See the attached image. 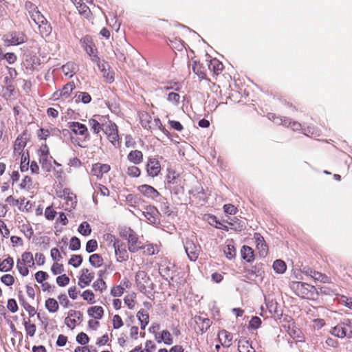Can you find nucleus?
<instances>
[{
  "label": "nucleus",
  "instance_id": "1",
  "mask_svg": "<svg viewBox=\"0 0 352 352\" xmlns=\"http://www.w3.org/2000/svg\"><path fill=\"white\" fill-rule=\"evenodd\" d=\"M34 265L33 254L30 252H25L17 260L16 268L21 276H26L29 274V268L34 267Z\"/></svg>",
  "mask_w": 352,
  "mask_h": 352
},
{
  "label": "nucleus",
  "instance_id": "2",
  "mask_svg": "<svg viewBox=\"0 0 352 352\" xmlns=\"http://www.w3.org/2000/svg\"><path fill=\"white\" fill-rule=\"evenodd\" d=\"M56 195L60 199V204L65 210H71L75 208L76 197L69 189L56 190Z\"/></svg>",
  "mask_w": 352,
  "mask_h": 352
},
{
  "label": "nucleus",
  "instance_id": "3",
  "mask_svg": "<svg viewBox=\"0 0 352 352\" xmlns=\"http://www.w3.org/2000/svg\"><path fill=\"white\" fill-rule=\"evenodd\" d=\"M102 131L107 135L110 142L116 147L119 146V135L117 126L110 120L102 122Z\"/></svg>",
  "mask_w": 352,
  "mask_h": 352
},
{
  "label": "nucleus",
  "instance_id": "4",
  "mask_svg": "<svg viewBox=\"0 0 352 352\" xmlns=\"http://www.w3.org/2000/svg\"><path fill=\"white\" fill-rule=\"evenodd\" d=\"M135 282L140 290L146 293L152 287V282L146 273L144 271H138L135 276Z\"/></svg>",
  "mask_w": 352,
  "mask_h": 352
},
{
  "label": "nucleus",
  "instance_id": "5",
  "mask_svg": "<svg viewBox=\"0 0 352 352\" xmlns=\"http://www.w3.org/2000/svg\"><path fill=\"white\" fill-rule=\"evenodd\" d=\"M4 45L6 46L18 45L26 41L27 38L23 32H13L5 35L3 38Z\"/></svg>",
  "mask_w": 352,
  "mask_h": 352
},
{
  "label": "nucleus",
  "instance_id": "6",
  "mask_svg": "<svg viewBox=\"0 0 352 352\" xmlns=\"http://www.w3.org/2000/svg\"><path fill=\"white\" fill-rule=\"evenodd\" d=\"M351 326V322L349 321L348 322H343L341 324H338L336 327H334L331 331V333L340 338H343L344 337H348L349 338H352V331L349 330L347 327Z\"/></svg>",
  "mask_w": 352,
  "mask_h": 352
},
{
  "label": "nucleus",
  "instance_id": "7",
  "mask_svg": "<svg viewBox=\"0 0 352 352\" xmlns=\"http://www.w3.org/2000/svg\"><path fill=\"white\" fill-rule=\"evenodd\" d=\"M140 122L143 127L147 129H152L155 126L162 129V124L159 119L153 120L151 116L147 113H142L140 116Z\"/></svg>",
  "mask_w": 352,
  "mask_h": 352
},
{
  "label": "nucleus",
  "instance_id": "8",
  "mask_svg": "<svg viewBox=\"0 0 352 352\" xmlns=\"http://www.w3.org/2000/svg\"><path fill=\"white\" fill-rule=\"evenodd\" d=\"M126 239L127 240L129 250L131 252H136L142 248V242L133 230H129V234Z\"/></svg>",
  "mask_w": 352,
  "mask_h": 352
},
{
  "label": "nucleus",
  "instance_id": "9",
  "mask_svg": "<svg viewBox=\"0 0 352 352\" xmlns=\"http://www.w3.org/2000/svg\"><path fill=\"white\" fill-rule=\"evenodd\" d=\"M185 250L190 261H195L198 258L201 248L192 240H187L185 243Z\"/></svg>",
  "mask_w": 352,
  "mask_h": 352
},
{
  "label": "nucleus",
  "instance_id": "10",
  "mask_svg": "<svg viewBox=\"0 0 352 352\" xmlns=\"http://www.w3.org/2000/svg\"><path fill=\"white\" fill-rule=\"evenodd\" d=\"M114 254L118 262L125 261L129 258V254L126 249L125 243L120 240L117 241L115 246L113 247Z\"/></svg>",
  "mask_w": 352,
  "mask_h": 352
},
{
  "label": "nucleus",
  "instance_id": "11",
  "mask_svg": "<svg viewBox=\"0 0 352 352\" xmlns=\"http://www.w3.org/2000/svg\"><path fill=\"white\" fill-rule=\"evenodd\" d=\"M95 276L94 272L89 269L83 268L80 270L78 278V285L84 288L91 283Z\"/></svg>",
  "mask_w": 352,
  "mask_h": 352
},
{
  "label": "nucleus",
  "instance_id": "12",
  "mask_svg": "<svg viewBox=\"0 0 352 352\" xmlns=\"http://www.w3.org/2000/svg\"><path fill=\"white\" fill-rule=\"evenodd\" d=\"M82 314L80 311L76 310H69L67 316L65 318V324L70 329H73L80 321Z\"/></svg>",
  "mask_w": 352,
  "mask_h": 352
},
{
  "label": "nucleus",
  "instance_id": "13",
  "mask_svg": "<svg viewBox=\"0 0 352 352\" xmlns=\"http://www.w3.org/2000/svg\"><path fill=\"white\" fill-rule=\"evenodd\" d=\"M138 190L140 194L148 199H154L160 195V193L157 190H155L153 186L147 184H143L138 186Z\"/></svg>",
  "mask_w": 352,
  "mask_h": 352
},
{
  "label": "nucleus",
  "instance_id": "14",
  "mask_svg": "<svg viewBox=\"0 0 352 352\" xmlns=\"http://www.w3.org/2000/svg\"><path fill=\"white\" fill-rule=\"evenodd\" d=\"M161 170L159 161L155 158L150 159L147 163L146 171L150 177H154L158 175Z\"/></svg>",
  "mask_w": 352,
  "mask_h": 352
},
{
  "label": "nucleus",
  "instance_id": "15",
  "mask_svg": "<svg viewBox=\"0 0 352 352\" xmlns=\"http://www.w3.org/2000/svg\"><path fill=\"white\" fill-rule=\"evenodd\" d=\"M142 214L151 223H155L158 221L159 212L153 206H148L142 212Z\"/></svg>",
  "mask_w": 352,
  "mask_h": 352
},
{
  "label": "nucleus",
  "instance_id": "16",
  "mask_svg": "<svg viewBox=\"0 0 352 352\" xmlns=\"http://www.w3.org/2000/svg\"><path fill=\"white\" fill-rule=\"evenodd\" d=\"M254 238L260 256L265 257L267 254L268 249L263 237L260 234L255 233Z\"/></svg>",
  "mask_w": 352,
  "mask_h": 352
},
{
  "label": "nucleus",
  "instance_id": "17",
  "mask_svg": "<svg viewBox=\"0 0 352 352\" xmlns=\"http://www.w3.org/2000/svg\"><path fill=\"white\" fill-rule=\"evenodd\" d=\"M232 334L226 330H221L218 333L219 341L224 347L228 348L232 345Z\"/></svg>",
  "mask_w": 352,
  "mask_h": 352
},
{
  "label": "nucleus",
  "instance_id": "18",
  "mask_svg": "<svg viewBox=\"0 0 352 352\" xmlns=\"http://www.w3.org/2000/svg\"><path fill=\"white\" fill-rule=\"evenodd\" d=\"M156 341L159 343L163 342L165 344L170 345L173 344V336L167 330H163L155 335Z\"/></svg>",
  "mask_w": 352,
  "mask_h": 352
},
{
  "label": "nucleus",
  "instance_id": "19",
  "mask_svg": "<svg viewBox=\"0 0 352 352\" xmlns=\"http://www.w3.org/2000/svg\"><path fill=\"white\" fill-rule=\"evenodd\" d=\"M39 162L41 164L42 168L45 169L46 171H50L52 167V163H54L56 166L60 167V164L57 162L53 160L52 156H42L39 157Z\"/></svg>",
  "mask_w": 352,
  "mask_h": 352
},
{
  "label": "nucleus",
  "instance_id": "20",
  "mask_svg": "<svg viewBox=\"0 0 352 352\" xmlns=\"http://www.w3.org/2000/svg\"><path fill=\"white\" fill-rule=\"evenodd\" d=\"M194 321L197 326L199 330L204 333L205 332L210 326L211 322L208 318H203L201 316H195L194 318Z\"/></svg>",
  "mask_w": 352,
  "mask_h": 352
},
{
  "label": "nucleus",
  "instance_id": "21",
  "mask_svg": "<svg viewBox=\"0 0 352 352\" xmlns=\"http://www.w3.org/2000/svg\"><path fill=\"white\" fill-rule=\"evenodd\" d=\"M109 165L97 163L93 166L91 172L94 175L99 178L102 177L103 173L109 172Z\"/></svg>",
  "mask_w": 352,
  "mask_h": 352
},
{
  "label": "nucleus",
  "instance_id": "22",
  "mask_svg": "<svg viewBox=\"0 0 352 352\" xmlns=\"http://www.w3.org/2000/svg\"><path fill=\"white\" fill-rule=\"evenodd\" d=\"M173 267V264L169 261L163 259L160 264L159 272L162 276H166L168 278L170 277V272Z\"/></svg>",
  "mask_w": 352,
  "mask_h": 352
},
{
  "label": "nucleus",
  "instance_id": "23",
  "mask_svg": "<svg viewBox=\"0 0 352 352\" xmlns=\"http://www.w3.org/2000/svg\"><path fill=\"white\" fill-rule=\"evenodd\" d=\"M87 314L95 320H100L103 317L104 309L101 306H92L88 308Z\"/></svg>",
  "mask_w": 352,
  "mask_h": 352
},
{
  "label": "nucleus",
  "instance_id": "24",
  "mask_svg": "<svg viewBox=\"0 0 352 352\" xmlns=\"http://www.w3.org/2000/svg\"><path fill=\"white\" fill-rule=\"evenodd\" d=\"M127 160L134 164H140L143 160V154L138 150L131 151L127 155Z\"/></svg>",
  "mask_w": 352,
  "mask_h": 352
},
{
  "label": "nucleus",
  "instance_id": "25",
  "mask_svg": "<svg viewBox=\"0 0 352 352\" xmlns=\"http://www.w3.org/2000/svg\"><path fill=\"white\" fill-rule=\"evenodd\" d=\"M69 129L77 135H84L87 131V126L78 122H73L69 123Z\"/></svg>",
  "mask_w": 352,
  "mask_h": 352
},
{
  "label": "nucleus",
  "instance_id": "26",
  "mask_svg": "<svg viewBox=\"0 0 352 352\" xmlns=\"http://www.w3.org/2000/svg\"><path fill=\"white\" fill-rule=\"evenodd\" d=\"M167 102L170 105L173 106L175 108L179 107L181 102V96L179 94L170 91L168 94L166 98Z\"/></svg>",
  "mask_w": 352,
  "mask_h": 352
},
{
  "label": "nucleus",
  "instance_id": "27",
  "mask_svg": "<svg viewBox=\"0 0 352 352\" xmlns=\"http://www.w3.org/2000/svg\"><path fill=\"white\" fill-rule=\"evenodd\" d=\"M239 352H255L251 344L245 339H240L238 341Z\"/></svg>",
  "mask_w": 352,
  "mask_h": 352
},
{
  "label": "nucleus",
  "instance_id": "28",
  "mask_svg": "<svg viewBox=\"0 0 352 352\" xmlns=\"http://www.w3.org/2000/svg\"><path fill=\"white\" fill-rule=\"evenodd\" d=\"M45 307L50 313H56L59 309L57 300L53 298H49L45 300Z\"/></svg>",
  "mask_w": 352,
  "mask_h": 352
},
{
  "label": "nucleus",
  "instance_id": "29",
  "mask_svg": "<svg viewBox=\"0 0 352 352\" xmlns=\"http://www.w3.org/2000/svg\"><path fill=\"white\" fill-rule=\"evenodd\" d=\"M224 254L228 259H232L236 256V249L232 241H228L224 249Z\"/></svg>",
  "mask_w": 352,
  "mask_h": 352
},
{
  "label": "nucleus",
  "instance_id": "30",
  "mask_svg": "<svg viewBox=\"0 0 352 352\" xmlns=\"http://www.w3.org/2000/svg\"><path fill=\"white\" fill-rule=\"evenodd\" d=\"M137 317L140 322L142 329H144L149 322V316L146 311L142 309L137 314Z\"/></svg>",
  "mask_w": 352,
  "mask_h": 352
},
{
  "label": "nucleus",
  "instance_id": "31",
  "mask_svg": "<svg viewBox=\"0 0 352 352\" xmlns=\"http://www.w3.org/2000/svg\"><path fill=\"white\" fill-rule=\"evenodd\" d=\"M241 254L242 258L248 262H251L254 259V251L249 246H243Z\"/></svg>",
  "mask_w": 352,
  "mask_h": 352
},
{
  "label": "nucleus",
  "instance_id": "32",
  "mask_svg": "<svg viewBox=\"0 0 352 352\" xmlns=\"http://www.w3.org/2000/svg\"><path fill=\"white\" fill-rule=\"evenodd\" d=\"M23 324L25 326L27 335L30 337L34 336L36 333V327L34 324L32 323L30 318H24Z\"/></svg>",
  "mask_w": 352,
  "mask_h": 352
},
{
  "label": "nucleus",
  "instance_id": "33",
  "mask_svg": "<svg viewBox=\"0 0 352 352\" xmlns=\"http://www.w3.org/2000/svg\"><path fill=\"white\" fill-rule=\"evenodd\" d=\"M76 66L74 63H67L62 67V71L65 76L71 78L75 74Z\"/></svg>",
  "mask_w": 352,
  "mask_h": 352
},
{
  "label": "nucleus",
  "instance_id": "34",
  "mask_svg": "<svg viewBox=\"0 0 352 352\" xmlns=\"http://www.w3.org/2000/svg\"><path fill=\"white\" fill-rule=\"evenodd\" d=\"M14 265V260L12 257L8 256L0 263V271L9 272L12 270Z\"/></svg>",
  "mask_w": 352,
  "mask_h": 352
},
{
  "label": "nucleus",
  "instance_id": "35",
  "mask_svg": "<svg viewBox=\"0 0 352 352\" xmlns=\"http://www.w3.org/2000/svg\"><path fill=\"white\" fill-rule=\"evenodd\" d=\"M144 254L146 255H153L158 253L160 249L157 245L147 243L144 245H142V248Z\"/></svg>",
  "mask_w": 352,
  "mask_h": 352
},
{
  "label": "nucleus",
  "instance_id": "36",
  "mask_svg": "<svg viewBox=\"0 0 352 352\" xmlns=\"http://www.w3.org/2000/svg\"><path fill=\"white\" fill-rule=\"evenodd\" d=\"M81 43H82L85 51L89 56H91L94 54V46L92 45V42L89 37H88V36L84 37L81 40Z\"/></svg>",
  "mask_w": 352,
  "mask_h": 352
},
{
  "label": "nucleus",
  "instance_id": "37",
  "mask_svg": "<svg viewBox=\"0 0 352 352\" xmlns=\"http://www.w3.org/2000/svg\"><path fill=\"white\" fill-rule=\"evenodd\" d=\"M103 241L106 243L107 245L109 248H113V246L119 241L120 239L116 238L114 235L107 233L102 236Z\"/></svg>",
  "mask_w": 352,
  "mask_h": 352
},
{
  "label": "nucleus",
  "instance_id": "38",
  "mask_svg": "<svg viewBox=\"0 0 352 352\" xmlns=\"http://www.w3.org/2000/svg\"><path fill=\"white\" fill-rule=\"evenodd\" d=\"M273 269L278 274H283L287 269V266L283 261L278 259L274 262Z\"/></svg>",
  "mask_w": 352,
  "mask_h": 352
},
{
  "label": "nucleus",
  "instance_id": "39",
  "mask_svg": "<svg viewBox=\"0 0 352 352\" xmlns=\"http://www.w3.org/2000/svg\"><path fill=\"white\" fill-rule=\"evenodd\" d=\"M40 34L43 37L47 36L52 32V28L50 24H48L47 20L44 21L43 23L38 25Z\"/></svg>",
  "mask_w": 352,
  "mask_h": 352
},
{
  "label": "nucleus",
  "instance_id": "40",
  "mask_svg": "<svg viewBox=\"0 0 352 352\" xmlns=\"http://www.w3.org/2000/svg\"><path fill=\"white\" fill-rule=\"evenodd\" d=\"M89 262L94 267H99L103 264V258L98 254H94L89 256Z\"/></svg>",
  "mask_w": 352,
  "mask_h": 352
},
{
  "label": "nucleus",
  "instance_id": "41",
  "mask_svg": "<svg viewBox=\"0 0 352 352\" xmlns=\"http://www.w3.org/2000/svg\"><path fill=\"white\" fill-rule=\"evenodd\" d=\"M74 88V83L66 84L61 90H58L59 95L63 96V98H67Z\"/></svg>",
  "mask_w": 352,
  "mask_h": 352
},
{
  "label": "nucleus",
  "instance_id": "42",
  "mask_svg": "<svg viewBox=\"0 0 352 352\" xmlns=\"http://www.w3.org/2000/svg\"><path fill=\"white\" fill-rule=\"evenodd\" d=\"M81 297L89 304H94L96 302L95 295L91 290L87 289L84 291L81 294Z\"/></svg>",
  "mask_w": 352,
  "mask_h": 352
},
{
  "label": "nucleus",
  "instance_id": "43",
  "mask_svg": "<svg viewBox=\"0 0 352 352\" xmlns=\"http://www.w3.org/2000/svg\"><path fill=\"white\" fill-rule=\"evenodd\" d=\"M78 231L83 236H89L91 232V228L87 221H83L80 224Z\"/></svg>",
  "mask_w": 352,
  "mask_h": 352
},
{
  "label": "nucleus",
  "instance_id": "44",
  "mask_svg": "<svg viewBox=\"0 0 352 352\" xmlns=\"http://www.w3.org/2000/svg\"><path fill=\"white\" fill-rule=\"evenodd\" d=\"M135 294L134 293H131L126 295L124 297V304L127 306V307L130 309H133L135 308Z\"/></svg>",
  "mask_w": 352,
  "mask_h": 352
},
{
  "label": "nucleus",
  "instance_id": "45",
  "mask_svg": "<svg viewBox=\"0 0 352 352\" xmlns=\"http://www.w3.org/2000/svg\"><path fill=\"white\" fill-rule=\"evenodd\" d=\"M102 122H100L94 118L89 120V124L95 133H98L101 130H102Z\"/></svg>",
  "mask_w": 352,
  "mask_h": 352
},
{
  "label": "nucleus",
  "instance_id": "46",
  "mask_svg": "<svg viewBox=\"0 0 352 352\" xmlns=\"http://www.w3.org/2000/svg\"><path fill=\"white\" fill-rule=\"evenodd\" d=\"M124 325L123 320L122 318L118 315L116 314L112 318V326L114 329H119L121 327H122Z\"/></svg>",
  "mask_w": 352,
  "mask_h": 352
},
{
  "label": "nucleus",
  "instance_id": "47",
  "mask_svg": "<svg viewBox=\"0 0 352 352\" xmlns=\"http://www.w3.org/2000/svg\"><path fill=\"white\" fill-rule=\"evenodd\" d=\"M82 262V258L80 255H73L69 260L68 263L74 267H79Z\"/></svg>",
  "mask_w": 352,
  "mask_h": 352
},
{
  "label": "nucleus",
  "instance_id": "48",
  "mask_svg": "<svg viewBox=\"0 0 352 352\" xmlns=\"http://www.w3.org/2000/svg\"><path fill=\"white\" fill-rule=\"evenodd\" d=\"M92 287L96 291H99L100 292H102L107 288L106 283L102 279L96 280L93 283Z\"/></svg>",
  "mask_w": 352,
  "mask_h": 352
},
{
  "label": "nucleus",
  "instance_id": "49",
  "mask_svg": "<svg viewBox=\"0 0 352 352\" xmlns=\"http://www.w3.org/2000/svg\"><path fill=\"white\" fill-rule=\"evenodd\" d=\"M30 16L37 25L38 24H41V23H43V21L46 20L44 16L40 12L39 10L34 12V14H32V15H30Z\"/></svg>",
  "mask_w": 352,
  "mask_h": 352
},
{
  "label": "nucleus",
  "instance_id": "50",
  "mask_svg": "<svg viewBox=\"0 0 352 352\" xmlns=\"http://www.w3.org/2000/svg\"><path fill=\"white\" fill-rule=\"evenodd\" d=\"M69 278L66 274H62L56 278V282L60 287H65L69 283Z\"/></svg>",
  "mask_w": 352,
  "mask_h": 352
},
{
  "label": "nucleus",
  "instance_id": "51",
  "mask_svg": "<svg viewBox=\"0 0 352 352\" xmlns=\"http://www.w3.org/2000/svg\"><path fill=\"white\" fill-rule=\"evenodd\" d=\"M63 265L58 262H55L51 267V272L54 275H58L63 272Z\"/></svg>",
  "mask_w": 352,
  "mask_h": 352
},
{
  "label": "nucleus",
  "instance_id": "52",
  "mask_svg": "<svg viewBox=\"0 0 352 352\" xmlns=\"http://www.w3.org/2000/svg\"><path fill=\"white\" fill-rule=\"evenodd\" d=\"M76 97V101H82L85 104L89 103L91 100L90 95L86 92H80Z\"/></svg>",
  "mask_w": 352,
  "mask_h": 352
},
{
  "label": "nucleus",
  "instance_id": "53",
  "mask_svg": "<svg viewBox=\"0 0 352 352\" xmlns=\"http://www.w3.org/2000/svg\"><path fill=\"white\" fill-rule=\"evenodd\" d=\"M124 291V287L123 286L117 285L111 288V294L114 297H120L121 296Z\"/></svg>",
  "mask_w": 352,
  "mask_h": 352
},
{
  "label": "nucleus",
  "instance_id": "54",
  "mask_svg": "<svg viewBox=\"0 0 352 352\" xmlns=\"http://www.w3.org/2000/svg\"><path fill=\"white\" fill-rule=\"evenodd\" d=\"M69 248L72 250H78L80 248V239L76 236L72 237L69 241Z\"/></svg>",
  "mask_w": 352,
  "mask_h": 352
},
{
  "label": "nucleus",
  "instance_id": "55",
  "mask_svg": "<svg viewBox=\"0 0 352 352\" xmlns=\"http://www.w3.org/2000/svg\"><path fill=\"white\" fill-rule=\"evenodd\" d=\"M49 278L47 272L43 271H38L35 274V279L38 283H42Z\"/></svg>",
  "mask_w": 352,
  "mask_h": 352
},
{
  "label": "nucleus",
  "instance_id": "56",
  "mask_svg": "<svg viewBox=\"0 0 352 352\" xmlns=\"http://www.w3.org/2000/svg\"><path fill=\"white\" fill-rule=\"evenodd\" d=\"M126 173L129 176L138 177L140 175L141 171L137 166H130L128 167Z\"/></svg>",
  "mask_w": 352,
  "mask_h": 352
},
{
  "label": "nucleus",
  "instance_id": "57",
  "mask_svg": "<svg viewBox=\"0 0 352 352\" xmlns=\"http://www.w3.org/2000/svg\"><path fill=\"white\" fill-rule=\"evenodd\" d=\"M209 67L212 69L215 72L218 73L222 70L223 65L219 60L213 59L210 61Z\"/></svg>",
  "mask_w": 352,
  "mask_h": 352
},
{
  "label": "nucleus",
  "instance_id": "58",
  "mask_svg": "<svg viewBox=\"0 0 352 352\" xmlns=\"http://www.w3.org/2000/svg\"><path fill=\"white\" fill-rule=\"evenodd\" d=\"M98 248V243L94 239H91L87 241L86 244V250L87 252H93L96 250Z\"/></svg>",
  "mask_w": 352,
  "mask_h": 352
},
{
  "label": "nucleus",
  "instance_id": "59",
  "mask_svg": "<svg viewBox=\"0 0 352 352\" xmlns=\"http://www.w3.org/2000/svg\"><path fill=\"white\" fill-rule=\"evenodd\" d=\"M76 341L79 344L85 345L89 342V338L85 333L81 332L77 335Z\"/></svg>",
  "mask_w": 352,
  "mask_h": 352
},
{
  "label": "nucleus",
  "instance_id": "60",
  "mask_svg": "<svg viewBox=\"0 0 352 352\" xmlns=\"http://www.w3.org/2000/svg\"><path fill=\"white\" fill-rule=\"evenodd\" d=\"M1 282L7 286H10L14 283V278L11 274H5L1 278Z\"/></svg>",
  "mask_w": 352,
  "mask_h": 352
},
{
  "label": "nucleus",
  "instance_id": "61",
  "mask_svg": "<svg viewBox=\"0 0 352 352\" xmlns=\"http://www.w3.org/2000/svg\"><path fill=\"white\" fill-rule=\"evenodd\" d=\"M25 201V198H20L19 199H15L12 196H9L6 198V201L10 205L16 206V205H22L23 201Z\"/></svg>",
  "mask_w": 352,
  "mask_h": 352
},
{
  "label": "nucleus",
  "instance_id": "62",
  "mask_svg": "<svg viewBox=\"0 0 352 352\" xmlns=\"http://www.w3.org/2000/svg\"><path fill=\"white\" fill-rule=\"evenodd\" d=\"M50 254L52 258L56 262H58L62 258L61 254L57 248H52L50 251Z\"/></svg>",
  "mask_w": 352,
  "mask_h": 352
},
{
  "label": "nucleus",
  "instance_id": "63",
  "mask_svg": "<svg viewBox=\"0 0 352 352\" xmlns=\"http://www.w3.org/2000/svg\"><path fill=\"white\" fill-rule=\"evenodd\" d=\"M8 309L12 312L15 313L18 310V305L14 299H9L7 304Z\"/></svg>",
  "mask_w": 352,
  "mask_h": 352
},
{
  "label": "nucleus",
  "instance_id": "64",
  "mask_svg": "<svg viewBox=\"0 0 352 352\" xmlns=\"http://www.w3.org/2000/svg\"><path fill=\"white\" fill-rule=\"evenodd\" d=\"M261 324V320L260 318L254 316L250 321V327L252 329H258Z\"/></svg>",
  "mask_w": 352,
  "mask_h": 352
}]
</instances>
